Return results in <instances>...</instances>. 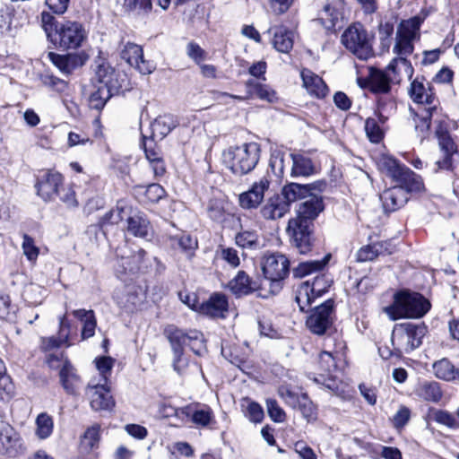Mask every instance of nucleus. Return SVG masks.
Instances as JSON below:
<instances>
[{"mask_svg": "<svg viewBox=\"0 0 459 459\" xmlns=\"http://www.w3.org/2000/svg\"><path fill=\"white\" fill-rule=\"evenodd\" d=\"M235 240L236 244L241 247H255L258 245V235L255 230H244L236 235Z\"/></svg>", "mask_w": 459, "mask_h": 459, "instance_id": "51", "label": "nucleus"}, {"mask_svg": "<svg viewBox=\"0 0 459 459\" xmlns=\"http://www.w3.org/2000/svg\"><path fill=\"white\" fill-rule=\"evenodd\" d=\"M120 56L142 74H150L156 68L153 62L143 58V48L134 43L127 42L125 44L121 49Z\"/></svg>", "mask_w": 459, "mask_h": 459, "instance_id": "11", "label": "nucleus"}, {"mask_svg": "<svg viewBox=\"0 0 459 459\" xmlns=\"http://www.w3.org/2000/svg\"><path fill=\"white\" fill-rule=\"evenodd\" d=\"M290 211L288 201L281 195L270 197L261 209L262 216L266 220H278L282 218Z\"/></svg>", "mask_w": 459, "mask_h": 459, "instance_id": "26", "label": "nucleus"}, {"mask_svg": "<svg viewBox=\"0 0 459 459\" xmlns=\"http://www.w3.org/2000/svg\"><path fill=\"white\" fill-rule=\"evenodd\" d=\"M416 394L425 401L437 403L442 398V391L437 382H423L416 389Z\"/></svg>", "mask_w": 459, "mask_h": 459, "instance_id": "40", "label": "nucleus"}, {"mask_svg": "<svg viewBox=\"0 0 459 459\" xmlns=\"http://www.w3.org/2000/svg\"><path fill=\"white\" fill-rule=\"evenodd\" d=\"M57 197L69 208H74L78 205L75 191L72 184H65L64 182L62 187L59 188Z\"/></svg>", "mask_w": 459, "mask_h": 459, "instance_id": "53", "label": "nucleus"}, {"mask_svg": "<svg viewBox=\"0 0 459 459\" xmlns=\"http://www.w3.org/2000/svg\"><path fill=\"white\" fill-rule=\"evenodd\" d=\"M40 81L44 86L51 88L59 92L65 91L67 88L66 82L50 74H41Z\"/></svg>", "mask_w": 459, "mask_h": 459, "instance_id": "58", "label": "nucleus"}, {"mask_svg": "<svg viewBox=\"0 0 459 459\" xmlns=\"http://www.w3.org/2000/svg\"><path fill=\"white\" fill-rule=\"evenodd\" d=\"M262 270L266 279L272 282H278L289 273V260L279 253L266 255L264 257Z\"/></svg>", "mask_w": 459, "mask_h": 459, "instance_id": "12", "label": "nucleus"}, {"mask_svg": "<svg viewBox=\"0 0 459 459\" xmlns=\"http://www.w3.org/2000/svg\"><path fill=\"white\" fill-rule=\"evenodd\" d=\"M110 385L91 379L86 388V395L91 407L94 411H109L115 406V401L110 394Z\"/></svg>", "mask_w": 459, "mask_h": 459, "instance_id": "9", "label": "nucleus"}, {"mask_svg": "<svg viewBox=\"0 0 459 459\" xmlns=\"http://www.w3.org/2000/svg\"><path fill=\"white\" fill-rule=\"evenodd\" d=\"M123 230L134 237L143 238L150 235L152 229L145 214L131 211Z\"/></svg>", "mask_w": 459, "mask_h": 459, "instance_id": "21", "label": "nucleus"}, {"mask_svg": "<svg viewBox=\"0 0 459 459\" xmlns=\"http://www.w3.org/2000/svg\"><path fill=\"white\" fill-rule=\"evenodd\" d=\"M325 187V183L317 181L312 184H297L290 183L286 185L281 191V196L288 201L289 206L291 203L296 202L298 199L305 198L313 191H323Z\"/></svg>", "mask_w": 459, "mask_h": 459, "instance_id": "20", "label": "nucleus"}, {"mask_svg": "<svg viewBox=\"0 0 459 459\" xmlns=\"http://www.w3.org/2000/svg\"><path fill=\"white\" fill-rule=\"evenodd\" d=\"M228 310V300L225 295L214 293L210 299L202 303L199 312L212 317H224Z\"/></svg>", "mask_w": 459, "mask_h": 459, "instance_id": "25", "label": "nucleus"}, {"mask_svg": "<svg viewBox=\"0 0 459 459\" xmlns=\"http://www.w3.org/2000/svg\"><path fill=\"white\" fill-rule=\"evenodd\" d=\"M217 255L232 268H237L240 264L238 251L233 247H221L217 251Z\"/></svg>", "mask_w": 459, "mask_h": 459, "instance_id": "57", "label": "nucleus"}, {"mask_svg": "<svg viewBox=\"0 0 459 459\" xmlns=\"http://www.w3.org/2000/svg\"><path fill=\"white\" fill-rule=\"evenodd\" d=\"M22 248L23 255L30 262L35 263L37 261L39 255V249L36 246L34 239L27 234L23 235Z\"/></svg>", "mask_w": 459, "mask_h": 459, "instance_id": "56", "label": "nucleus"}, {"mask_svg": "<svg viewBox=\"0 0 459 459\" xmlns=\"http://www.w3.org/2000/svg\"><path fill=\"white\" fill-rule=\"evenodd\" d=\"M116 91L111 89H108L107 87L98 86L97 90L91 93L89 98V105L91 108L101 109L108 100L115 93Z\"/></svg>", "mask_w": 459, "mask_h": 459, "instance_id": "42", "label": "nucleus"}, {"mask_svg": "<svg viewBox=\"0 0 459 459\" xmlns=\"http://www.w3.org/2000/svg\"><path fill=\"white\" fill-rule=\"evenodd\" d=\"M436 134L441 152L444 154V159L437 160L435 162L432 171L437 172L440 169H450L452 168V155L456 152V147L447 131L443 130L441 126L437 129Z\"/></svg>", "mask_w": 459, "mask_h": 459, "instance_id": "17", "label": "nucleus"}, {"mask_svg": "<svg viewBox=\"0 0 459 459\" xmlns=\"http://www.w3.org/2000/svg\"><path fill=\"white\" fill-rule=\"evenodd\" d=\"M73 315L82 323V339L91 338L95 333L97 321L92 310L77 309L73 311Z\"/></svg>", "mask_w": 459, "mask_h": 459, "instance_id": "35", "label": "nucleus"}, {"mask_svg": "<svg viewBox=\"0 0 459 459\" xmlns=\"http://www.w3.org/2000/svg\"><path fill=\"white\" fill-rule=\"evenodd\" d=\"M387 69L390 74L400 77L399 82L403 79L411 80L414 73L411 63L405 57H394L387 65Z\"/></svg>", "mask_w": 459, "mask_h": 459, "instance_id": "36", "label": "nucleus"}, {"mask_svg": "<svg viewBox=\"0 0 459 459\" xmlns=\"http://www.w3.org/2000/svg\"><path fill=\"white\" fill-rule=\"evenodd\" d=\"M307 196V200L299 204V208L297 210L299 216V219L297 220L299 221L303 222V221L314 220L324 209L321 198L312 193Z\"/></svg>", "mask_w": 459, "mask_h": 459, "instance_id": "29", "label": "nucleus"}, {"mask_svg": "<svg viewBox=\"0 0 459 459\" xmlns=\"http://www.w3.org/2000/svg\"><path fill=\"white\" fill-rule=\"evenodd\" d=\"M423 20L414 16L402 21L396 30L393 53L395 57L407 58L414 51V42L420 39V26Z\"/></svg>", "mask_w": 459, "mask_h": 459, "instance_id": "6", "label": "nucleus"}, {"mask_svg": "<svg viewBox=\"0 0 459 459\" xmlns=\"http://www.w3.org/2000/svg\"><path fill=\"white\" fill-rule=\"evenodd\" d=\"M100 441V427L92 426L89 428L81 439V448L84 452H91L98 446Z\"/></svg>", "mask_w": 459, "mask_h": 459, "instance_id": "44", "label": "nucleus"}, {"mask_svg": "<svg viewBox=\"0 0 459 459\" xmlns=\"http://www.w3.org/2000/svg\"><path fill=\"white\" fill-rule=\"evenodd\" d=\"M292 177H308L313 175L316 171V168L311 159L302 153H291Z\"/></svg>", "mask_w": 459, "mask_h": 459, "instance_id": "33", "label": "nucleus"}, {"mask_svg": "<svg viewBox=\"0 0 459 459\" xmlns=\"http://www.w3.org/2000/svg\"><path fill=\"white\" fill-rule=\"evenodd\" d=\"M115 363V359L111 357H100L95 359L96 368L100 375L99 381L109 384V377Z\"/></svg>", "mask_w": 459, "mask_h": 459, "instance_id": "50", "label": "nucleus"}, {"mask_svg": "<svg viewBox=\"0 0 459 459\" xmlns=\"http://www.w3.org/2000/svg\"><path fill=\"white\" fill-rule=\"evenodd\" d=\"M190 414L193 423L201 427L208 426L213 419L212 411L207 406L195 410Z\"/></svg>", "mask_w": 459, "mask_h": 459, "instance_id": "54", "label": "nucleus"}, {"mask_svg": "<svg viewBox=\"0 0 459 459\" xmlns=\"http://www.w3.org/2000/svg\"><path fill=\"white\" fill-rule=\"evenodd\" d=\"M59 378L63 388L67 394H76L81 384V378L71 363L65 364L61 372H59Z\"/></svg>", "mask_w": 459, "mask_h": 459, "instance_id": "32", "label": "nucleus"}, {"mask_svg": "<svg viewBox=\"0 0 459 459\" xmlns=\"http://www.w3.org/2000/svg\"><path fill=\"white\" fill-rule=\"evenodd\" d=\"M344 3L342 0H326L318 12L317 22L326 30H333L343 18Z\"/></svg>", "mask_w": 459, "mask_h": 459, "instance_id": "14", "label": "nucleus"}, {"mask_svg": "<svg viewBox=\"0 0 459 459\" xmlns=\"http://www.w3.org/2000/svg\"><path fill=\"white\" fill-rule=\"evenodd\" d=\"M116 299L120 306L130 308L131 306H135L139 301L138 291L134 286H128L123 293L117 292Z\"/></svg>", "mask_w": 459, "mask_h": 459, "instance_id": "52", "label": "nucleus"}, {"mask_svg": "<svg viewBox=\"0 0 459 459\" xmlns=\"http://www.w3.org/2000/svg\"><path fill=\"white\" fill-rule=\"evenodd\" d=\"M21 446L18 435L11 428H6L0 434V454L14 456Z\"/></svg>", "mask_w": 459, "mask_h": 459, "instance_id": "34", "label": "nucleus"}, {"mask_svg": "<svg viewBox=\"0 0 459 459\" xmlns=\"http://www.w3.org/2000/svg\"><path fill=\"white\" fill-rule=\"evenodd\" d=\"M318 364L323 373L330 375L336 368L334 359L330 352L323 351L318 358Z\"/></svg>", "mask_w": 459, "mask_h": 459, "instance_id": "63", "label": "nucleus"}, {"mask_svg": "<svg viewBox=\"0 0 459 459\" xmlns=\"http://www.w3.org/2000/svg\"><path fill=\"white\" fill-rule=\"evenodd\" d=\"M187 344L190 346L193 352L198 356H203L207 351L204 334L197 330H190L188 332Z\"/></svg>", "mask_w": 459, "mask_h": 459, "instance_id": "47", "label": "nucleus"}, {"mask_svg": "<svg viewBox=\"0 0 459 459\" xmlns=\"http://www.w3.org/2000/svg\"><path fill=\"white\" fill-rule=\"evenodd\" d=\"M165 195V190L159 184L149 185L144 192V196L147 202L157 203Z\"/></svg>", "mask_w": 459, "mask_h": 459, "instance_id": "64", "label": "nucleus"}, {"mask_svg": "<svg viewBox=\"0 0 459 459\" xmlns=\"http://www.w3.org/2000/svg\"><path fill=\"white\" fill-rule=\"evenodd\" d=\"M246 405V414L248 419L255 423L261 422L264 419V411L262 407L255 403L251 402L247 399L245 400Z\"/></svg>", "mask_w": 459, "mask_h": 459, "instance_id": "59", "label": "nucleus"}, {"mask_svg": "<svg viewBox=\"0 0 459 459\" xmlns=\"http://www.w3.org/2000/svg\"><path fill=\"white\" fill-rule=\"evenodd\" d=\"M433 370L437 378L446 381L455 380L459 376V369H456L447 359H442L435 362Z\"/></svg>", "mask_w": 459, "mask_h": 459, "instance_id": "41", "label": "nucleus"}, {"mask_svg": "<svg viewBox=\"0 0 459 459\" xmlns=\"http://www.w3.org/2000/svg\"><path fill=\"white\" fill-rule=\"evenodd\" d=\"M329 258L330 255H327L321 260H309L301 262L293 270V274L295 277L303 278L309 274L321 272L328 263Z\"/></svg>", "mask_w": 459, "mask_h": 459, "instance_id": "38", "label": "nucleus"}, {"mask_svg": "<svg viewBox=\"0 0 459 459\" xmlns=\"http://www.w3.org/2000/svg\"><path fill=\"white\" fill-rule=\"evenodd\" d=\"M267 33L273 35V47L281 53H289L294 44V31L284 25L273 26L268 29Z\"/></svg>", "mask_w": 459, "mask_h": 459, "instance_id": "22", "label": "nucleus"}, {"mask_svg": "<svg viewBox=\"0 0 459 459\" xmlns=\"http://www.w3.org/2000/svg\"><path fill=\"white\" fill-rule=\"evenodd\" d=\"M399 76L390 74L387 67L385 70L370 68L368 89L377 94H385L390 91L391 83H399Z\"/></svg>", "mask_w": 459, "mask_h": 459, "instance_id": "18", "label": "nucleus"}, {"mask_svg": "<svg viewBox=\"0 0 459 459\" xmlns=\"http://www.w3.org/2000/svg\"><path fill=\"white\" fill-rule=\"evenodd\" d=\"M427 327L422 324L403 323L394 325L391 336L392 346L395 348V356L401 357L418 348L426 335Z\"/></svg>", "mask_w": 459, "mask_h": 459, "instance_id": "4", "label": "nucleus"}, {"mask_svg": "<svg viewBox=\"0 0 459 459\" xmlns=\"http://www.w3.org/2000/svg\"><path fill=\"white\" fill-rule=\"evenodd\" d=\"M247 87H253L256 96L268 102H275L278 100L277 93L274 90L265 84L255 83L253 81L247 82Z\"/></svg>", "mask_w": 459, "mask_h": 459, "instance_id": "49", "label": "nucleus"}, {"mask_svg": "<svg viewBox=\"0 0 459 459\" xmlns=\"http://www.w3.org/2000/svg\"><path fill=\"white\" fill-rule=\"evenodd\" d=\"M432 419L437 423L444 425L450 429H459V420L451 412L444 410H435L432 412Z\"/></svg>", "mask_w": 459, "mask_h": 459, "instance_id": "45", "label": "nucleus"}, {"mask_svg": "<svg viewBox=\"0 0 459 459\" xmlns=\"http://www.w3.org/2000/svg\"><path fill=\"white\" fill-rule=\"evenodd\" d=\"M131 211V207L127 206L125 202L120 201L114 209L103 216L102 225H117L124 220L126 221V218Z\"/></svg>", "mask_w": 459, "mask_h": 459, "instance_id": "39", "label": "nucleus"}, {"mask_svg": "<svg viewBox=\"0 0 459 459\" xmlns=\"http://www.w3.org/2000/svg\"><path fill=\"white\" fill-rule=\"evenodd\" d=\"M269 186L270 180L266 176L255 181L250 189L239 195L240 206L245 209L257 207L262 203L264 192L269 188Z\"/></svg>", "mask_w": 459, "mask_h": 459, "instance_id": "16", "label": "nucleus"}, {"mask_svg": "<svg viewBox=\"0 0 459 459\" xmlns=\"http://www.w3.org/2000/svg\"><path fill=\"white\" fill-rule=\"evenodd\" d=\"M409 95L414 102L419 104L431 105L435 100L430 82L423 77H417L411 82Z\"/></svg>", "mask_w": 459, "mask_h": 459, "instance_id": "24", "label": "nucleus"}, {"mask_svg": "<svg viewBox=\"0 0 459 459\" xmlns=\"http://www.w3.org/2000/svg\"><path fill=\"white\" fill-rule=\"evenodd\" d=\"M288 233L291 236L295 247L300 254H307L311 249V236L307 225L302 221L290 220Z\"/></svg>", "mask_w": 459, "mask_h": 459, "instance_id": "19", "label": "nucleus"}, {"mask_svg": "<svg viewBox=\"0 0 459 459\" xmlns=\"http://www.w3.org/2000/svg\"><path fill=\"white\" fill-rule=\"evenodd\" d=\"M95 79L100 87L118 91L121 85L118 82V74L116 70L100 56L95 60Z\"/></svg>", "mask_w": 459, "mask_h": 459, "instance_id": "15", "label": "nucleus"}, {"mask_svg": "<svg viewBox=\"0 0 459 459\" xmlns=\"http://www.w3.org/2000/svg\"><path fill=\"white\" fill-rule=\"evenodd\" d=\"M333 302L331 299L316 307L307 317L306 325L316 334H323L332 323V312Z\"/></svg>", "mask_w": 459, "mask_h": 459, "instance_id": "13", "label": "nucleus"}, {"mask_svg": "<svg viewBox=\"0 0 459 459\" xmlns=\"http://www.w3.org/2000/svg\"><path fill=\"white\" fill-rule=\"evenodd\" d=\"M41 23L48 38L55 45L65 49H76L87 39L84 26L75 21L56 22L49 13H41Z\"/></svg>", "mask_w": 459, "mask_h": 459, "instance_id": "1", "label": "nucleus"}, {"mask_svg": "<svg viewBox=\"0 0 459 459\" xmlns=\"http://www.w3.org/2000/svg\"><path fill=\"white\" fill-rule=\"evenodd\" d=\"M48 56L52 63L65 74H71L84 65L85 59L75 54L59 55L50 52Z\"/></svg>", "mask_w": 459, "mask_h": 459, "instance_id": "28", "label": "nucleus"}, {"mask_svg": "<svg viewBox=\"0 0 459 459\" xmlns=\"http://www.w3.org/2000/svg\"><path fill=\"white\" fill-rule=\"evenodd\" d=\"M429 308V301L421 294L401 291L395 294L393 304L385 307L383 311L391 320H397L403 317H422Z\"/></svg>", "mask_w": 459, "mask_h": 459, "instance_id": "2", "label": "nucleus"}, {"mask_svg": "<svg viewBox=\"0 0 459 459\" xmlns=\"http://www.w3.org/2000/svg\"><path fill=\"white\" fill-rule=\"evenodd\" d=\"M125 6L131 11H138L140 13H149L152 8V0H125Z\"/></svg>", "mask_w": 459, "mask_h": 459, "instance_id": "61", "label": "nucleus"}, {"mask_svg": "<svg viewBox=\"0 0 459 459\" xmlns=\"http://www.w3.org/2000/svg\"><path fill=\"white\" fill-rule=\"evenodd\" d=\"M329 281L324 275L316 276L313 281L302 282L296 291V302L301 311H307L316 298L320 297L329 288Z\"/></svg>", "mask_w": 459, "mask_h": 459, "instance_id": "8", "label": "nucleus"}, {"mask_svg": "<svg viewBox=\"0 0 459 459\" xmlns=\"http://www.w3.org/2000/svg\"><path fill=\"white\" fill-rule=\"evenodd\" d=\"M378 169L386 175L398 180L412 178L413 186H410L411 191H420L422 183L415 178V175L408 169L402 167L395 159L388 155H381L377 161Z\"/></svg>", "mask_w": 459, "mask_h": 459, "instance_id": "10", "label": "nucleus"}, {"mask_svg": "<svg viewBox=\"0 0 459 459\" xmlns=\"http://www.w3.org/2000/svg\"><path fill=\"white\" fill-rule=\"evenodd\" d=\"M164 334L171 345L174 356L183 354L184 345L188 342V332L185 333L183 330L171 325L165 328Z\"/></svg>", "mask_w": 459, "mask_h": 459, "instance_id": "31", "label": "nucleus"}, {"mask_svg": "<svg viewBox=\"0 0 459 459\" xmlns=\"http://www.w3.org/2000/svg\"><path fill=\"white\" fill-rule=\"evenodd\" d=\"M436 111L435 107H429L425 108L423 112L419 115L417 114L414 118L415 122V129L419 132L422 137L429 132L430 127V119L432 117V112Z\"/></svg>", "mask_w": 459, "mask_h": 459, "instance_id": "48", "label": "nucleus"}, {"mask_svg": "<svg viewBox=\"0 0 459 459\" xmlns=\"http://www.w3.org/2000/svg\"><path fill=\"white\" fill-rule=\"evenodd\" d=\"M54 423L52 418L42 412L36 419V435L40 439L48 438L53 432Z\"/></svg>", "mask_w": 459, "mask_h": 459, "instance_id": "43", "label": "nucleus"}, {"mask_svg": "<svg viewBox=\"0 0 459 459\" xmlns=\"http://www.w3.org/2000/svg\"><path fill=\"white\" fill-rule=\"evenodd\" d=\"M228 287L230 291L237 296L247 295L255 289L250 278L244 271H239L238 274L230 281Z\"/></svg>", "mask_w": 459, "mask_h": 459, "instance_id": "37", "label": "nucleus"}, {"mask_svg": "<svg viewBox=\"0 0 459 459\" xmlns=\"http://www.w3.org/2000/svg\"><path fill=\"white\" fill-rule=\"evenodd\" d=\"M384 254V245L375 243L362 247L357 253V260L359 262L372 261L379 255Z\"/></svg>", "mask_w": 459, "mask_h": 459, "instance_id": "46", "label": "nucleus"}, {"mask_svg": "<svg viewBox=\"0 0 459 459\" xmlns=\"http://www.w3.org/2000/svg\"><path fill=\"white\" fill-rule=\"evenodd\" d=\"M260 152V145L250 142L228 147L224 150L222 158L233 173L244 175L255 169L259 161Z\"/></svg>", "mask_w": 459, "mask_h": 459, "instance_id": "3", "label": "nucleus"}, {"mask_svg": "<svg viewBox=\"0 0 459 459\" xmlns=\"http://www.w3.org/2000/svg\"><path fill=\"white\" fill-rule=\"evenodd\" d=\"M14 395V385L6 374L0 377V399L9 401Z\"/></svg>", "mask_w": 459, "mask_h": 459, "instance_id": "60", "label": "nucleus"}, {"mask_svg": "<svg viewBox=\"0 0 459 459\" xmlns=\"http://www.w3.org/2000/svg\"><path fill=\"white\" fill-rule=\"evenodd\" d=\"M178 125V120L170 114L159 116L151 124L152 138L153 140H162Z\"/></svg>", "mask_w": 459, "mask_h": 459, "instance_id": "30", "label": "nucleus"}, {"mask_svg": "<svg viewBox=\"0 0 459 459\" xmlns=\"http://www.w3.org/2000/svg\"><path fill=\"white\" fill-rule=\"evenodd\" d=\"M373 36L360 23L350 25L342 34L341 42L352 55L361 60H368L374 56Z\"/></svg>", "mask_w": 459, "mask_h": 459, "instance_id": "5", "label": "nucleus"}, {"mask_svg": "<svg viewBox=\"0 0 459 459\" xmlns=\"http://www.w3.org/2000/svg\"><path fill=\"white\" fill-rule=\"evenodd\" d=\"M380 198L386 212H394L407 203L409 192L402 186H395L385 190Z\"/></svg>", "mask_w": 459, "mask_h": 459, "instance_id": "23", "label": "nucleus"}, {"mask_svg": "<svg viewBox=\"0 0 459 459\" xmlns=\"http://www.w3.org/2000/svg\"><path fill=\"white\" fill-rule=\"evenodd\" d=\"M301 77L303 86L311 96L322 99L327 95L328 87L321 77L307 69L301 72Z\"/></svg>", "mask_w": 459, "mask_h": 459, "instance_id": "27", "label": "nucleus"}, {"mask_svg": "<svg viewBox=\"0 0 459 459\" xmlns=\"http://www.w3.org/2000/svg\"><path fill=\"white\" fill-rule=\"evenodd\" d=\"M365 131L371 143H379L384 136V132L375 118H368L365 123Z\"/></svg>", "mask_w": 459, "mask_h": 459, "instance_id": "55", "label": "nucleus"}, {"mask_svg": "<svg viewBox=\"0 0 459 459\" xmlns=\"http://www.w3.org/2000/svg\"><path fill=\"white\" fill-rule=\"evenodd\" d=\"M65 181L64 176L55 169H43L36 178L37 195L44 202H53L57 198L59 188Z\"/></svg>", "mask_w": 459, "mask_h": 459, "instance_id": "7", "label": "nucleus"}, {"mask_svg": "<svg viewBox=\"0 0 459 459\" xmlns=\"http://www.w3.org/2000/svg\"><path fill=\"white\" fill-rule=\"evenodd\" d=\"M178 243L182 251L189 257L193 255L194 251L197 248V240L188 234L181 235L178 238Z\"/></svg>", "mask_w": 459, "mask_h": 459, "instance_id": "62", "label": "nucleus"}]
</instances>
